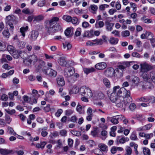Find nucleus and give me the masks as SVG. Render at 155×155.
Wrapping results in <instances>:
<instances>
[{"label":"nucleus","mask_w":155,"mask_h":155,"mask_svg":"<svg viewBox=\"0 0 155 155\" xmlns=\"http://www.w3.org/2000/svg\"><path fill=\"white\" fill-rule=\"evenodd\" d=\"M115 94L114 93H111L110 97V100L113 102L115 103L117 107L119 108H123L124 109L126 108V107L128 105H125V101L124 97L121 95L119 96L117 95L114 96Z\"/></svg>","instance_id":"obj_1"},{"label":"nucleus","mask_w":155,"mask_h":155,"mask_svg":"<svg viewBox=\"0 0 155 155\" xmlns=\"http://www.w3.org/2000/svg\"><path fill=\"white\" fill-rule=\"evenodd\" d=\"M118 94L119 96L121 95L124 97L125 101V105H129L132 102V99L130 96V93L129 91L127 90L124 87L121 88L118 91Z\"/></svg>","instance_id":"obj_2"},{"label":"nucleus","mask_w":155,"mask_h":155,"mask_svg":"<svg viewBox=\"0 0 155 155\" xmlns=\"http://www.w3.org/2000/svg\"><path fill=\"white\" fill-rule=\"evenodd\" d=\"M59 20L58 18L54 17L49 22V26L48 28V31L49 33L55 32L60 29L61 27L57 22Z\"/></svg>","instance_id":"obj_3"},{"label":"nucleus","mask_w":155,"mask_h":155,"mask_svg":"<svg viewBox=\"0 0 155 155\" xmlns=\"http://www.w3.org/2000/svg\"><path fill=\"white\" fill-rule=\"evenodd\" d=\"M79 92L84 97L90 98L93 96V93L91 89L86 86L81 87L79 90Z\"/></svg>","instance_id":"obj_4"},{"label":"nucleus","mask_w":155,"mask_h":155,"mask_svg":"<svg viewBox=\"0 0 155 155\" xmlns=\"http://www.w3.org/2000/svg\"><path fill=\"white\" fill-rule=\"evenodd\" d=\"M141 70L147 72L150 71L155 68V65L149 64L146 62H144L140 64Z\"/></svg>","instance_id":"obj_5"},{"label":"nucleus","mask_w":155,"mask_h":155,"mask_svg":"<svg viewBox=\"0 0 155 155\" xmlns=\"http://www.w3.org/2000/svg\"><path fill=\"white\" fill-rule=\"evenodd\" d=\"M30 59L25 60L24 61V63L27 65L31 64L32 62L35 63L38 61V58L35 55H32L30 57Z\"/></svg>","instance_id":"obj_6"},{"label":"nucleus","mask_w":155,"mask_h":155,"mask_svg":"<svg viewBox=\"0 0 155 155\" xmlns=\"http://www.w3.org/2000/svg\"><path fill=\"white\" fill-rule=\"evenodd\" d=\"M72 68H67L64 69V75L66 78H70L74 73V71L72 70Z\"/></svg>","instance_id":"obj_7"},{"label":"nucleus","mask_w":155,"mask_h":155,"mask_svg":"<svg viewBox=\"0 0 155 155\" xmlns=\"http://www.w3.org/2000/svg\"><path fill=\"white\" fill-rule=\"evenodd\" d=\"M38 35V31H31L30 36L29 37V39L32 41L36 40Z\"/></svg>","instance_id":"obj_8"},{"label":"nucleus","mask_w":155,"mask_h":155,"mask_svg":"<svg viewBox=\"0 0 155 155\" xmlns=\"http://www.w3.org/2000/svg\"><path fill=\"white\" fill-rule=\"evenodd\" d=\"M114 74V70L112 68H110L107 69L105 71V74L106 76L107 77H113Z\"/></svg>","instance_id":"obj_9"},{"label":"nucleus","mask_w":155,"mask_h":155,"mask_svg":"<svg viewBox=\"0 0 155 155\" xmlns=\"http://www.w3.org/2000/svg\"><path fill=\"white\" fill-rule=\"evenodd\" d=\"M107 67V64L104 62L99 63L96 64L95 68L98 70H102L105 69Z\"/></svg>","instance_id":"obj_10"},{"label":"nucleus","mask_w":155,"mask_h":155,"mask_svg":"<svg viewBox=\"0 0 155 155\" xmlns=\"http://www.w3.org/2000/svg\"><path fill=\"white\" fill-rule=\"evenodd\" d=\"M151 73H148L147 72H145L143 73L142 77L144 80L150 81L151 79Z\"/></svg>","instance_id":"obj_11"},{"label":"nucleus","mask_w":155,"mask_h":155,"mask_svg":"<svg viewBox=\"0 0 155 155\" xmlns=\"http://www.w3.org/2000/svg\"><path fill=\"white\" fill-rule=\"evenodd\" d=\"M58 63L61 66L63 67H66L67 63L66 61L65 57H61Z\"/></svg>","instance_id":"obj_12"},{"label":"nucleus","mask_w":155,"mask_h":155,"mask_svg":"<svg viewBox=\"0 0 155 155\" xmlns=\"http://www.w3.org/2000/svg\"><path fill=\"white\" fill-rule=\"evenodd\" d=\"M15 19L16 18L13 15H9L6 18V23L9 22L17 23V22Z\"/></svg>","instance_id":"obj_13"},{"label":"nucleus","mask_w":155,"mask_h":155,"mask_svg":"<svg viewBox=\"0 0 155 155\" xmlns=\"http://www.w3.org/2000/svg\"><path fill=\"white\" fill-rule=\"evenodd\" d=\"M37 102V98L34 94H31L29 97V104L33 105V104H36Z\"/></svg>","instance_id":"obj_14"},{"label":"nucleus","mask_w":155,"mask_h":155,"mask_svg":"<svg viewBox=\"0 0 155 155\" xmlns=\"http://www.w3.org/2000/svg\"><path fill=\"white\" fill-rule=\"evenodd\" d=\"M83 71L85 73L87 74L89 73L94 72L95 71V69L92 67L90 68H84Z\"/></svg>","instance_id":"obj_15"},{"label":"nucleus","mask_w":155,"mask_h":155,"mask_svg":"<svg viewBox=\"0 0 155 155\" xmlns=\"http://www.w3.org/2000/svg\"><path fill=\"white\" fill-rule=\"evenodd\" d=\"M44 18V16L41 15H40L37 16H35L34 18L33 22H38L43 20Z\"/></svg>","instance_id":"obj_16"},{"label":"nucleus","mask_w":155,"mask_h":155,"mask_svg":"<svg viewBox=\"0 0 155 155\" xmlns=\"http://www.w3.org/2000/svg\"><path fill=\"white\" fill-rule=\"evenodd\" d=\"M114 24L113 23H110L107 22L106 23V29L107 31H111L112 30V28L114 26Z\"/></svg>","instance_id":"obj_17"},{"label":"nucleus","mask_w":155,"mask_h":155,"mask_svg":"<svg viewBox=\"0 0 155 155\" xmlns=\"http://www.w3.org/2000/svg\"><path fill=\"white\" fill-rule=\"evenodd\" d=\"M57 82L58 85L62 86L65 84V82L62 77L58 78L57 79Z\"/></svg>","instance_id":"obj_18"},{"label":"nucleus","mask_w":155,"mask_h":155,"mask_svg":"<svg viewBox=\"0 0 155 155\" xmlns=\"http://www.w3.org/2000/svg\"><path fill=\"white\" fill-rule=\"evenodd\" d=\"M28 28V26H26L25 27H22L20 28V32L23 37H25V33L27 31Z\"/></svg>","instance_id":"obj_19"},{"label":"nucleus","mask_w":155,"mask_h":155,"mask_svg":"<svg viewBox=\"0 0 155 155\" xmlns=\"http://www.w3.org/2000/svg\"><path fill=\"white\" fill-rule=\"evenodd\" d=\"M21 52V51H19L18 50H15L12 54H11L15 58H18L20 57V54Z\"/></svg>","instance_id":"obj_20"},{"label":"nucleus","mask_w":155,"mask_h":155,"mask_svg":"<svg viewBox=\"0 0 155 155\" xmlns=\"http://www.w3.org/2000/svg\"><path fill=\"white\" fill-rule=\"evenodd\" d=\"M119 40L118 38L111 37L110 38L109 41L112 45H116L118 42Z\"/></svg>","instance_id":"obj_21"},{"label":"nucleus","mask_w":155,"mask_h":155,"mask_svg":"<svg viewBox=\"0 0 155 155\" xmlns=\"http://www.w3.org/2000/svg\"><path fill=\"white\" fill-rule=\"evenodd\" d=\"M12 152V150H9L5 149H0V153L3 155H7L11 153Z\"/></svg>","instance_id":"obj_22"},{"label":"nucleus","mask_w":155,"mask_h":155,"mask_svg":"<svg viewBox=\"0 0 155 155\" xmlns=\"http://www.w3.org/2000/svg\"><path fill=\"white\" fill-rule=\"evenodd\" d=\"M84 107H82L81 105L78 104L77 106L76 109L79 114H81L84 112Z\"/></svg>","instance_id":"obj_23"},{"label":"nucleus","mask_w":155,"mask_h":155,"mask_svg":"<svg viewBox=\"0 0 155 155\" xmlns=\"http://www.w3.org/2000/svg\"><path fill=\"white\" fill-rule=\"evenodd\" d=\"M103 82L106 87L110 88V84L109 81L107 78H105L103 79Z\"/></svg>","instance_id":"obj_24"},{"label":"nucleus","mask_w":155,"mask_h":155,"mask_svg":"<svg viewBox=\"0 0 155 155\" xmlns=\"http://www.w3.org/2000/svg\"><path fill=\"white\" fill-rule=\"evenodd\" d=\"M92 41L94 42V45H101L103 44V41L101 39H96Z\"/></svg>","instance_id":"obj_25"},{"label":"nucleus","mask_w":155,"mask_h":155,"mask_svg":"<svg viewBox=\"0 0 155 155\" xmlns=\"http://www.w3.org/2000/svg\"><path fill=\"white\" fill-rule=\"evenodd\" d=\"M46 144L45 142H42L40 143H38L36 145V147L38 148L43 149Z\"/></svg>","instance_id":"obj_26"},{"label":"nucleus","mask_w":155,"mask_h":155,"mask_svg":"<svg viewBox=\"0 0 155 155\" xmlns=\"http://www.w3.org/2000/svg\"><path fill=\"white\" fill-rule=\"evenodd\" d=\"M79 75L77 73H75L74 75L70 79V81L71 83H73L77 80L76 78L79 77Z\"/></svg>","instance_id":"obj_27"},{"label":"nucleus","mask_w":155,"mask_h":155,"mask_svg":"<svg viewBox=\"0 0 155 155\" xmlns=\"http://www.w3.org/2000/svg\"><path fill=\"white\" fill-rule=\"evenodd\" d=\"M132 82L136 86H138L140 81L139 78L137 77H134L132 80Z\"/></svg>","instance_id":"obj_28"},{"label":"nucleus","mask_w":155,"mask_h":155,"mask_svg":"<svg viewBox=\"0 0 155 155\" xmlns=\"http://www.w3.org/2000/svg\"><path fill=\"white\" fill-rule=\"evenodd\" d=\"M6 48L10 54H12V53L16 50L14 47L11 45H8L7 46Z\"/></svg>","instance_id":"obj_29"},{"label":"nucleus","mask_w":155,"mask_h":155,"mask_svg":"<svg viewBox=\"0 0 155 155\" xmlns=\"http://www.w3.org/2000/svg\"><path fill=\"white\" fill-rule=\"evenodd\" d=\"M50 76L53 77H55L57 75V71L52 69H50V71L48 74Z\"/></svg>","instance_id":"obj_30"},{"label":"nucleus","mask_w":155,"mask_h":155,"mask_svg":"<svg viewBox=\"0 0 155 155\" xmlns=\"http://www.w3.org/2000/svg\"><path fill=\"white\" fill-rule=\"evenodd\" d=\"M71 22L74 24L78 25L79 23V20L77 18L75 17H72Z\"/></svg>","instance_id":"obj_31"},{"label":"nucleus","mask_w":155,"mask_h":155,"mask_svg":"<svg viewBox=\"0 0 155 155\" xmlns=\"http://www.w3.org/2000/svg\"><path fill=\"white\" fill-rule=\"evenodd\" d=\"M104 25V23L103 21H97L95 24L96 28H101Z\"/></svg>","instance_id":"obj_32"},{"label":"nucleus","mask_w":155,"mask_h":155,"mask_svg":"<svg viewBox=\"0 0 155 155\" xmlns=\"http://www.w3.org/2000/svg\"><path fill=\"white\" fill-rule=\"evenodd\" d=\"M72 17L68 15H64L63 16V19L67 22H71Z\"/></svg>","instance_id":"obj_33"},{"label":"nucleus","mask_w":155,"mask_h":155,"mask_svg":"<svg viewBox=\"0 0 155 155\" xmlns=\"http://www.w3.org/2000/svg\"><path fill=\"white\" fill-rule=\"evenodd\" d=\"M110 121L114 124H117L119 122L116 117V116H114L111 118L110 120Z\"/></svg>","instance_id":"obj_34"},{"label":"nucleus","mask_w":155,"mask_h":155,"mask_svg":"<svg viewBox=\"0 0 155 155\" xmlns=\"http://www.w3.org/2000/svg\"><path fill=\"white\" fill-rule=\"evenodd\" d=\"M99 148L101 150L104 152H105L107 150V147L104 144H100L99 146Z\"/></svg>","instance_id":"obj_35"},{"label":"nucleus","mask_w":155,"mask_h":155,"mask_svg":"<svg viewBox=\"0 0 155 155\" xmlns=\"http://www.w3.org/2000/svg\"><path fill=\"white\" fill-rule=\"evenodd\" d=\"M120 87L119 86H115L113 88V92L112 93H114L115 94L114 96L115 95H117L118 93V91Z\"/></svg>","instance_id":"obj_36"},{"label":"nucleus","mask_w":155,"mask_h":155,"mask_svg":"<svg viewBox=\"0 0 155 155\" xmlns=\"http://www.w3.org/2000/svg\"><path fill=\"white\" fill-rule=\"evenodd\" d=\"M125 150L126 153L125 155H130L131 154L132 150L131 148L130 147H127L126 148Z\"/></svg>","instance_id":"obj_37"},{"label":"nucleus","mask_w":155,"mask_h":155,"mask_svg":"<svg viewBox=\"0 0 155 155\" xmlns=\"http://www.w3.org/2000/svg\"><path fill=\"white\" fill-rule=\"evenodd\" d=\"M143 152L145 155H150V153L149 149L145 147L143 148Z\"/></svg>","instance_id":"obj_38"},{"label":"nucleus","mask_w":155,"mask_h":155,"mask_svg":"<svg viewBox=\"0 0 155 155\" xmlns=\"http://www.w3.org/2000/svg\"><path fill=\"white\" fill-rule=\"evenodd\" d=\"M8 133L12 135L15 136L16 135V133L14 131L13 129L10 127H8Z\"/></svg>","instance_id":"obj_39"},{"label":"nucleus","mask_w":155,"mask_h":155,"mask_svg":"<svg viewBox=\"0 0 155 155\" xmlns=\"http://www.w3.org/2000/svg\"><path fill=\"white\" fill-rule=\"evenodd\" d=\"M129 138L128 137H122L119 140V142L121 143H124L126 141H128L129 140Z\"/></svg>","instance_id":"obj_40"},{"label":"nucleus","mask_w":155,"mask_h":155,"mask_svg":"<svg viewBox=\"0 0 155 155\" xmlns=\"http://www.w3.org/2000/svg\"><path fill=\"white\" fill-rule=\"evenodd\" d=\"M121 35L123 37L128 36L130 35V33L129 31L128 30L123 31L121 32Z\"/></svg>","instance_id":"obj_41"},{"label":"nucleus","mask_w":155,"mask_h":155,"mask_svg":"<svg viewBox=\"0 0 155 155\" xmlns=\"http://www.w3.org/2000/svg\"><path fill=\"white\" fill-rule=\"evenodd\" d=\"M73 28H67L64 32L65 35L68 37H69L71 30L73 29Z\"/></svg>","instance_id":"obj_42"},{"label":"nucleus","mask_w":155,"mask_h":155,"mask_svg":"<svg viewBox=\"0 0 155 155\" xmlns=\"http://www.w3.org/2000/svg\"><path fill=\"white\" fill-rule=\"evenodd\" d=\"M5 120L8 124H10L12 121V118L8 115H5Z\"/></svg>","instance_id":"obj_43"},{"label":"nucleus","mask_w":155,"mask_h":155,"mask_svg":"<svg viewBox=\"0 0 155 155\" xmlns=\"http://www.w3.org/2000/svg\"><path fill=\"white\" fill-rule=\"evenodd\" d=\"M132 56L134 57L137 58H140L142 57L139 53L137 52H133L132 53Z\"/></svg>","instance_id":"obj_44"},{"label":"nucleus","mask_w":155,"mask_h":155,"mask_svg":"<svg viewBox=\"0 0 155 155\" xmlns=\"http://www.w3.org/2000/svg\"><path fill=\"white\" fill-rule=\"evenodd\" d=\"M46 4L45 0H42L39 1L38 3V5L40 7H42L44 6Z\"/></svg>","instance_id":"obj_45"},{"label":"nucleus","mask_w":155,"mask_h":155,"mask_svg":"<svg viewBox=\"0 0 155 155\" xmlns=\"http://www.w3.org/2000/svg\"><path fill=\"white\" fill-rule=\"evenodd\" d=\"M6 49V45L4 44H3L2 41L0 40V51H3Z\"/></svg>","instance_id":"obj_46"},{"label":"nucleus","mask_w":155,"mask_h":155,"mask_svg":"<svg viewBox=\"0 0 155 155\" xmlns=\"http://www.w3.org/2000/svg\"><path fill=\"white\" fill-rule=\"evenodd\" d=\"M141 19L145 23H150L152 22L151 20L149 18H146L144 17L141 18Z\"/></svg>","instance_id":"obj_47"},{"label":"nucleus","mask_w":155,"mask_h":155,"mask_svg":"<svg viewBox=\"0 0 155 155\" xmlns=\"http://www.w3.org/2000/svg\"><path fill=\"white\" fill-rule=\"evenodd\" d=\"M107 132L105 130H103L101 132V135L102 136V138L104 140L107 137Z\"/></svg>","instance_id":"obj_48"},{"label":"nucleus","mask_w":155,"mask_h":155,"mask_svg":"<svg viewBox=\"0 0 155 155\" xmlns=\"http://www.w3.org/2000/svg\"><path fill=\"white\" fill-rule=\"evenodd\" d=\"M71 133L76 136H80L81 134V132L79 131H76L75 130H72L71 131Z\"/></svg>","instance_id":"obj_49"},{"label":"nucleus","mask_w":155,"mask_h":155,"mask_svg":"<svg viewBox=\"0 0 155 155\" xmlns=\"http://www.w3.org/2000/svg\"><path fill=\"white\" fill-rule=\"evenodd\" d=\"M124 64L125 65L126 68L127 67H129L131 65V64H134V61H126L124 62Z\"/></svg>","instance_id":"obj_50"},{"label":"nucleus","mask_w":155,"mask_h":155,"mask_svg":"<svg viewBox=\"0 0 155 155\" xmlns=\"http://www.w3.org/2000/svg\"><path fill=\"white\" fill-rule=\"evenodd\" d=\"M91 135L93 137H96L97 134V128H94L93 130L91 131Z\"/></svg>","instance_id":"obj_51"},{"label":"nucleus","mask_w":155,"mask_h":155,"mask_svg":"<svg viewBox=\"0 0 155 155\" xmlns=\"http://www.w3.org/2000/svg\"><path fill=\"white\" fill-rule=\"evenodd\" d=\"M130 138L131 140H137L138 139L135 133H133L130 136Z\"/></svg>","instance_id":"obj_52"},{"label":"nucleus","mask_w":155,"mask_h":155,"mask_svg":"<svg viewBox=\"0 0 155 155\" xmlns=\"http://www.w3.org/2000/svg\"><path fill=\"white\" fill-rule=\"evenodd\" d=\"M5 110L8 114L10 115H12L15 114L16 112L15 110V109L10 110L5 109Z\"/></svg>","instance_id":"obj_53"},{"label":"nucleus","mask_w":155,"mask_h":155,"mask_svg":"<svg viewBox=\"0 0 155 155\" xmlns=\"http://www.w3.org/2000/svg\"><path fill=\"white\" fill-rule=\"evenodd\" d=\"M90 7H91V10L92 11H93V12H92L93 13H95V12H96L98 8L97 6L96 5H91L90 6Z\"/></svg>","instance_id":"obj_54"},{"label":"nucleus","mask_w":155,"mask_h":155,"mask_svg":"<svg viewBox=\"0 0 155 155\" xmlns=\"http://www.w3.org/2000/svg\"><path fill=\"white\" fill-rule=\"evenodd\" d=\"M59 134L61 136L65 137L67 136V131L65 130H62L60 131Z\"/></svg>","instance_id":"obj_55"},{"label":"nucleus","mask_w":155,"mask_h":155,"mask_svg":"<svg viewBox=\"0 0 155 155\" xmlns=\"http://www.w3.org/2000/svg\"><path fill=\"white\" fill-rule=\"evenodd\" d=\"M3 34L6 37H9L10 34L8 30H5L3 32Z\"/></svg>","instance_id":"obj_56"},{"label":"nucleus","mask_w":155,"mask_h":155,"mask_svg":"<svg viewBox=\"0 0 155 155\" xmlns=\"http://www.w3.org/2000/svg\"><path fill=\"white\" fill-rule=\"evenodd\" d=\"M58 136V132L57 131H55V132H53V133H51L50 135V137L51 138H53V137H56Z\"/></svg>","instance_id":"obj_57"},{"label":"nucleus","mask_w":155,"mask_h":155,"mask_svg":"<svg viewBox=\"0 0 155 155\" xmlns=\"http://www.w3.org/2000/svg\"><path fill=\"white\" fill-rule=\"evenodd\" d=\"M22 12L23 13L27 15H30L31 14L29 9L28 8H25L23 9L22 10Z\"/></svg>","instance_id":"obj_58"},{"label":"nucleus","mask_w":155,"mask_h":155,"mask_svg":"<svg viewBox=\"0 0 155 155\" xmlns=\"http://www.w3.org/2000/svg\"><path fill=\"white\" fill-rule=\"evenodd\" d=\"M152 126V124H149L143 126V128L144 129V130H149L150 128Z\"/></svg>","instance_id":"obj_59"},{"label":"nucleus","mask_w":155,"mask_h":155,"mask_svg":"<svg viewBox=\"0 0 155 155\" xmlns=\"http://www.w3.org/2000/svg\"><path fill=\"white\" fill-rule=\"evenodd\" d=\"M153 134L152 133L150 134H145L144 137L147 139H149L153 136Z\"/></svg>","instance_id":"obj_60"},{"label":"nucleus","mask_w":155,"mask_h":155,"mask_svg":"<svg viewBox=\"0 0 155 155\" xmlns=\"http://www.w3.org/2000/svg\"><path fill=\"white\" fill-rule=\"evenodd\" d=\"M63 112V110L61 109H59L57 112L55 114V115L57 117H59Z\"/></svg>","instance_id":"obj_61"},{"label":"nucleus","mask_w":155,"mask_h":155,"mask_svg":"<svg viewBox=\"0 0 155 155\" xmlns=\"http://www.w3.org/2000/svg\"><path fill=\"white\" fill-rule=\"evenodd\" d=\"M130 5L132 8H133V10L134 12L136 11L137 10L136 5L135 4L131 2Z\"/></svg>","instance_id":"obj_62"},{"label":"nucleus","mask_w":155,"mask_h":155,"mask_svg":"<svg viewBox=\"0 0 155 155\" xmlns=\"http://www.w3.org/2000/svg\"><path fill=\"white\" fill-rule=\"evenodd\" d=\"M22 98L25 102L29 103V98L28 96L26 95H25L23 96Z\"/></svg>","instance_id":"obj_63"},{"label":"nucleus","mask_w":155,"mask_h":155,"mask_svg":"<svg viewBox=\"0 0 155 155\" xmlns=\"http://www.w3.org/2000/svg\"><path fill=\"white\" fill-rule=\"evenodd\" d=\"M73 112V111L70 109L66 110L65 111V114L67 116H70Z\"/></svg>","instance_id":"obj_64"}]
</instances>
